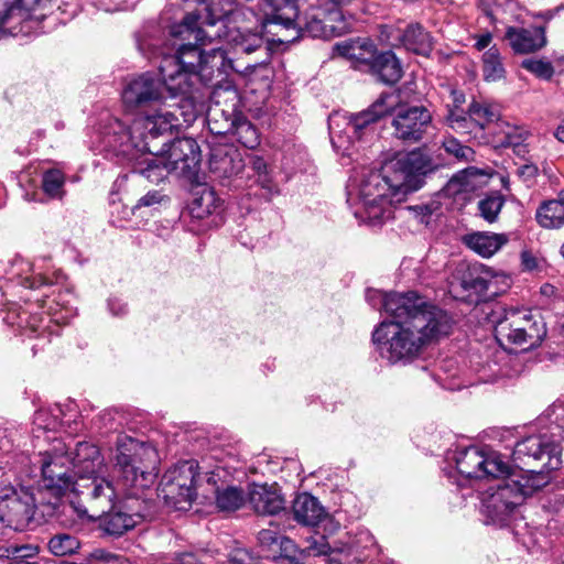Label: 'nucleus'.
Wrapping results in <instances>:
<instances>
[{
  "instance_id": "obj_1",
  "label": "nucleus",
  "mask_w": 564,
  "mask_h": 564,
  "mask_svg": "<svg viewBox=\"0 0 564 564\" xmlns=\"http://www.w3.org/2000/svg\"><path fill=\"white\" fill-rule=\"evenodd\" d=\"M378 295L391 319L375 329L372 340L381 357L391 364L413 360L452 328L451 317L415 292Z\"/></svg>"
},
{
  "instance_id": "obj_2",
  "label": "nucleus",
  "mask_w": 564,
  "mask_h": 564,
  "mask_svg": "<svg viewBox=\"0 0 564 564\" xmlns=\"http://www.w3.org/2000/svg\"><path fill=\"white\" fill-rule=\"evenodd\" d=\"M456 468L465 481L495 479L508 476L482 500L484 512L498 525H503L513 510L522 505L528 496L542 489L549 478L542 471L521 470L510 475L509 465L496 452H486L477 446L457 451Z\"/></svg>"
},
{
  "instance_id": "obj_3",
  "label": "nucleus",
  "mask_w": 564,
  "mask_h": 564,
  "mask_svg": "<svg viewBox=\"0 0 564 564\" xmlns=\"http://www.w3.org/2000/svg\"><path fill=\"white\" fill-rule=\"evenodd\" d=\"M124 132V126L119 119H112L102 132L104 150L132 162L133 172L145 177L151 183H160L171 172L181 175L193 172L199 161L200 152L192 138H180L173 142L155 144L148 132L131 141L119 142V133Z\"/></svg>"
},
{
  "instance_id": "obj_4",
  "label": "nucleus",
  "mask_w": 564,
  "mask_h": 564,
  "mask_svg": "<svg viewBox=\"0 0 564 564\" xmlns=\"http://www.w3.org/2000/svg\"><path fill=\"white\" fill-rule=\"evenodd\" d=\"M123 104L129 108L149 107L144 116L137 117L130 126H124V132L119 133V142L131 141L148 132L152 139L164 138L177 130L182 123L178 113L186 124L196 119V110L191 98L178 97L171 99L165 88L163 77L155 78L149 74L140 75L130 80L122 91Z\"/></svg>"
},
{
  "instance_id": "obj_5",
  "label": "nucleus",
  "mask_w": 564,
  "mask_h": 564,
  "mask_svg": "<svg viewBox=\"0 0 564 564\" xmlns=\"http://www.w3.org/2000/svg\"><path fill=\"white\" fill-rule=\"evenodd\" d=\"M181 23L172 25L170 33L175 40L187 42L180 44L175 42L173 45H177L176 53L164 56L160 64V75L165 82V88L169 90L171 99L188 98V94L198 82L206 85L213 84L215 72L223 75L228 69H236L223 47L204 52L199 46L212 42L202 43L196 41L193 35L188 37L187 33L175 35L173 29Z\"/></svg>"
},
{
  "instance_id": "obj_6",
  "label": "nucleus",
  "mask_w": 564,
  "mask_h": 564,
  "mask_svg": "<svg viewBox=\"0 0 564 564\" xmlns=\"http://www.w3.org/2000/svg\"><path fill=\"white\" fill-rule=\"evenodd\" d=\"M205 4L206 0L200 2L194 11L187 13L183 18L182 23L173 29V33L175 35L187 33L188 37L193 35L196 41H200L202 43H205L206 41L214 42L216 40H223L236 54H257L259 57L254 58V64L265 62L269 58L268 46L260 33L251 32L249 30L243 31L240 28L231 26V23L236 22L237 18L241 14L236 6H234L232 13L226 14L221 19V23L217 24L216 29L221 24H225L219 29V36L208 37L203 34H198L200 33V30H205L207 28V22L209 20V17L207 18V11L204 9ZM215 19L218 20L217 17H215Z\"/></svg>"
},
{
  "instance_id": "obj_7",
  "label": "nucleus",
  "mask_w": 564,
  "mask_h": 564,
  "mask_svg": "<svg viewBox=\"0 0 564 564\" xmlns=\"http://www.w3.org/2000/svg\"><path fill=\"white\" fill-rule=\"evenodd\" d=\"M390 178L383 164L379 171L364 169L358 176L350 180L347 200L357 199L361 205V209L355 213L357 217L371 224L381 221L391 216L393 204L405 199L394 195L397 187Z\"/></svg>"
},
{
  "instance_id": "obj_8",
  "label": "nucleus",
  "mask_w": 564,
  "mask_h": 564,
  "mask_svg": "<svg viewBox=\"0 0 564 564\" xmlns=\"http://www.w3.org/2000/svg\"><path fill=\"white\" fill-rule=\"evenodd\" d=\"M398 104V95L381 94L367 109L350 115L335 113L329 117L328 127L332 144L344 155H351L350 147L355 141L373 133V126L388 116Z\"/></svg>"
},
{
  "instance_id": "obj_9",
  "label": "nucleus",
  "mask_w": 564,
  "mask_h": 564,
  "mask_svg": "<svg viewBox=\"0 0 564 564\" xmlns=\"http://www.w3.org/2000/svg\"><path fill=\"white\" fill-rule=\"evenodd\" d=\"M115 460L123 486L132 490L131 496H138L139 490L148 488L153 482L159 457L151 445L126 435L119 436Z\"/></svg>"
},
{
  "instance_id": "obj_10",
  "label": "nucleus",
  "mask_w": 564,
  "mask_h": 564,
  "mask_svg": "<svg viewBox=\"0 0 564 564\" xmlns=\"http://www.w3.org/2000/svg\"><path fill=\"white\" fill-rule=\"evenodd\" d=\"M441 164L427 152L426 147L416 148L404 154H398L384 162V171L394 181V195L406 197L408 194L420 189L426 175L433 173Z\"/></svg>"
},
{
  "instance_id": "obj_11",
  "label": "nucleus",
  "mask_w": 564,
  "mask_h": 564,
  "mask_svg": "<svg viewBox=\"0 0 564 564\" xmlns=\"http://www.w3.org/2000/svg\"><path fill=\"white\" fill-rule=\"evenodd\" d=\"M495 336L501 345L529 350L541 345L546 336L545 324L524 308L505 310L495 325Z\"/></svg>"
},
{
  "instance_id": "obj_12",
  "label": "nucleus",
  "mask_w": 564,
  "mask_h": 564,
  "mask_svg": "<svg viewBox=\"0 0 564 564\" xmlns=\"http://www.w3.org/2000/svg\"><path fill=\"white\" fill-rule=\"evenodd\" d=\"M73 492L78 496V501H73L72 507L78 514L90 519L111 510L119 498V490L104 475L76 480Z\"/></svg>"
},
{
  "instance_id": "obj_13",
  "label": "nucleus",
  "mask_w": 564,
  "mask_h": 564,
  "mask_svg": "<svg viewBox=\"0 0 564 564\" xmlns=\"http://www.w3.org/2000/svg\"><path fill=\"white\" fill-rule=\"evenodd\" d=\"M197 464L194 460L182 462L163 475L159 496L166 505L176 510H187L196 498Z\"/></svg>"
},
{
  "instance_id": "obj_14",
  "label": "nucleus",
  "mask_w": 564,
  "mask_h": 564,
  "mask_svg": "<svg viewBox=\"0 0 564 564\" xmlns=\"http://www.w3.org/2000/svg\"><path fill=\"white\" fill-rule=\"evenodd\" d=\"M361 542L366 543L362 549L375 544L373 538L368 532L360 533L349 543L340 541L330 543L325 535L315 532L306 538L304 551L310 556L326 555L328 564H362L368 555L361 551Z\"/></svg>"
},
{
  "instance_id": "obj_15",
  "label": "nucleus",
  "mask_w": 564,
  "mask_h": 564,
  "mask_svg": "<svg viewBox=\"0 0 564 564\" xmlns=\"http://www.w3.org/2000/svg\"><path fill=\"white\" fill-rule=\"evenodd\" d=\"M389 115L392 116V137L406 144L422 141L433 124L432 112L426 107L401 105L399 97L395 108Z\"/></svg>"
},
{
  "instance_id": "obj_16",
  "label": "nucleus",
  "mask_w": 564,
  "mask_h": 564,
  "mask_svg": "<svg viewBox=\"0 0 564 564\" xmlns=\"http://www.w3.org/2000/svg\"><path fill=\"white\" fill-rule=\"evenodd\" d=\"M35 501L34 494L29 489H0V523L15 531H23L34 518Z\"/></svg>"
},
{
  "instance_id": "obj_17",
  "label": "nucleus",
  "mask_w": 564,
  "mask_h": 564,
  "mask_svg": "<svg viewBox=\"0 0 564 564\" xmlns=\"http://www.w3.org/2000/svg\"><path fill=\"white\" fill-rule=\"evenodd\" d=\"M41 471L43 486L54 496H61L66 490L73 491L76 477L73 474L68 449L63 443L58 442L51 452L42 455Z\"/></svg>"
},
{
  "instance_id": "obj_18",
  "label": "nucleus",
  "mask_w": 564,
  "mask_h": 564,
  "mask_svg": "<svg viewBox=\"0 0 564 564\" xmlns=\"http://www.w3.org/2000/svg\"><path fill=\"white\" fill-rule=\"evenodd\" d=\"M563 446L547 435H533L518 442L513 456L516 460L528 464L529 460L540 462L549 470L557 469L562 464Z\"/></svg>"
},
{
  "instance_id": "obj_19",
  "label": "nucleus",
  "mask_w": 564,
  "mask_h": 564,
  "mask_svg": "<svg viewBox=\"0 0 564 564\" xmlns=\"http://www.w3.org/2000/svg\"><path fill=\"white\" fill-rule=\"evenodd\" d=\"M235 104L230 109L223 108L219 102L213 104L207 111V124L208 129L213 134L227 135L236 134L242 138V131L251 134L245 141V147L253 149L259 144L258 134L256 128L239 112L236 111Z\"/></svg>"
},
{
  "instance_id": "obj_20",
  "label": "nucleus",
  "mask_w": 564,
  "mask_h": 564,
  "mask_svg": "<svg viewBox=\"0 0 564 564\" xmlns=\"http://www.w3.org/2000/svg\"><path fill=\"white\" fill-rule=\"evenodd\" d=\"M45 0H15L9 4L0 0V31L13 36L31 34L40 23L34 11Z\"/></svg>"
},
{
  "instance_id": "obj_21",
  "label": "nucleus",
  "mask_w": 564,
  "mask_h": 564,
  "mask_svg": "<svg viewBox=\"0 0 564 564\" xmlns=\"http://www.w3.org/2000/svg\"><path fill=\"white\" fill-rule=\"evenodd\" d=\"M274 12L267 17L264 30L272 35V41L288 44L301 36L302 23L297 21V7L288 0L272 7Z\"/></svg>"
},
{
  "instance_id": "obj_22",
  "label": "nucleus",
  "mask_w": 564,
  "mask_h": 564,
  "mask_svg": "<svg viewBox=\"0 0 564 564\" xmlns=\"http://www.w3.org/2000/svg\"><path fill=\"white\" fill-rule=\"evenodd\" d=\"M489 274L490 269L460 265L449 281V292L457 299H469L475 294L486 300V291L492 286L488 281Z\"/></svg>"
},
{
  "instance_id": "obj_23",
  "label": "nucleus",
  "mask_w": 564,
  "mask_h": 564,
  "mask_svg": "<svg viewBox=\"0 0 564 564\" xmlns=\"http://www.w3.org/2000/svg\"><path fill=\"white\" fill-rule=\"evenodd\" d=\"M70 465L76 480L104 475L106 464L99 448L88 442H79L70 453Z\"/></svg>"
},
{
  "instance_id": "obj_24",
  "label": "nucleus",
  "mask_w": 564,
  "mask_h": 564,
  "mask_svg": "<svg viewBox=\"0 0 564 564\" xmlns=\"http://www.w3.org/2000/svg\"><path fill=\"white\" fill-rule=\"evenodd\" d=\"M248 501L258 514L274 516L285 509V500L276 485L253 484Z\"/></svg>"
},
{
  "instance_id": "obj_25",
  "label": "nucleus",
  "mask_w": 564,
  "mask_h": 564,
  "mask_svg": "<svg viewBox=\"0 0 564 564\" xmlns=\"http://www.w3.org/2000/svg\"><path fill=\"white\" fill-rule=\"evenodd\" d=\"M245 167L243 160L232 147H216L209 156V171L219 180L238 175Z\"/></svg>"
},
{
  "instance_id": "obj_26",
  "label": "nucleus",
  "mask_w": 564,
  "mask_h": 564,
  "mask_svg": "<svg viewBox=\"0 0 564 564\" xmlns=\"http://www.w3.org/2000/svg\"><path fill=\"white\" fill-rule=\"evenodd\" d=\"M505 37L516 53H534L546 45L545 30L541 26H509Z\"/></svg>"
},
{
  "instance_id": "obj_27",
  "label": "nucleus",
  "mask_w": 564,
  "mask_h": 564,
  "mask_svg": "<svg viewBox=\"0 0 564 564\" xmlns=\"http://www.w3.org/2000/svg\"><path fill=\"white\" fill-rule=\"evenodd\" d=\"M145 514L140 510L134 512L123 511L122 508L116 506L102 513L100 517H95L94 520H99V528L108 535L121 536L129 530L133 529Z\"/></svg>"
},
{
  "instance_id": "obj_28",
  "label": "nucleus",
  "mask_w": 564,
  "mask_h": 564,
  "mask_svg": "<svg viewBox=\"0 0 564 564\" xmlns=\"http://www.w3.org/2000/svg\"><path fill=\"white\" fill-rule=\"evenodd\" d=\"M338 55L355 62L356 64L370 67L377 53L376 45L367 37L346 40L335 45Z\"/></svg>"
},
{
  "instance_id": "obj_29",
  "label": "nucleus",
  "mask_w": 564,
  "mask_h": 564,
  "mask_svg": "<svg viewBox=\"0 0 564 564\" xmlns=\"http://www.w3.org/2000/svg\"><path fill=\"white\" fill-rule=\"evenodd\" d=\"M292 512L294 519L304 525H317L326 516L319 501L310 494H300L293 501Z\"/></svg>"
},
{
  "instance_id": "obj_30",
  "label": "nucleus",
  "mask_w": 564,
  "mask_h": 564,
  "mask_svg": "<svg viewBox=\"0 0 564 564\" xmlns=\"http://www.w3.org/2000/svg\"><path fill=\"white\" fill-rule=\"evenodd\" d=\"M509 241L505 234L479 231L466 237L467 246L484 258H490Z\"/></svg>"
},
{
  "instance_id": "obj_31",
  "label": "nucleus",
  "mask_w": 564,
  "mask_h": 564,
  "mask_svg": "<svg viewBox=\"0 0 564 564\" xmlns=\"http://www.w3.org/2000/svg\"><path fill=\"white\" fill-rule=\"evenodd\" d=\"M370 69L384 84H394L402 76V66L395 54L391 51L375 55Z\"/></svg>"
},
{
  "instance_id": "obj_32",
  "label": "nucleus",
  "mask_w": 564,
  "mask_h": 564,
  "mask_svg": "<svg viewBox=\"0 0 564 564\" xmlns=\"http://www.w3.org/2000/svg\"><path fill=\"white\" fill-rule=\"evenodd\" d=\"M402 45L415 54L429 55L433 47L432 37L420 24H410L400 37Z\"/></svg>"
},
{
  "instance_id": "obj_33",
  "label": "nucleus",
  "mask_w": 564,
  "mask_h": 564,
  "mask_svg": "<svg viewBox=\"0 0 564 564\" xmlns=\"http://www.w3.org/2000/svg\"><path fill=\"white\" fill-rule=\"evenodd\" d=\"M535 220L544 229H561L564 227V206L555 198L543 200L536 208Z\"/></svg>"
},
{
  "instance_id": "obj_34",
  "label": "nucleus",
  "mask_w": 564,
  "mask_h": 564,
  "mask_svg": "<svg viewBox=\"0 0 564 564\" xmlns=\"http://www.w3.org/2000/svg\"><path fill=\"white\" fill-rule=\"evenodd\" d=\"M481 72L486 82H499L506 77V68L500 51L492 46L481 57Z\"/></svg>"
},
{
  "instance_id": "obj_35",
  "label": "nucleus",
  "mask_w": 564,
  "mask_h": 564,
  "mask_svg": "<svg viewBox=\"0 0 564 564\" xmlns=\"http://www.w3.org/2000/svg\"><path fill=\"white\" fill-rule=\"evenodd\" d=\"M215 494L216 506L220 511H236L240 509L247 500L245 491L237 486H217Z\"/></svg>"
},
{
  "instance_id": "obj_36",
  "label": "nucleus",
  "mask_w": 564,
  "mask_h": 564,
  "mask_svg": "<svg viewBox=\"0 0 564 564\" xmlns=\"http://www.w3.org/2000/svg\"><path fill=\"white\" fill-rule=\"evenodd\" d=\"M296 19L302 23L301 36L304 34H308L312 37H325L328 35V29L324 21V10L312 8L303 17L297 13Z\"/></svg>"
},
{
  "instance_id": "obj_37",
  "label": "nucleus",
  "mask_w": 564,
  "mask_h": 564,
  "mask_svg": "<svg viewBox=\"0 0 564 564\" xmlns=\"http://www.w3.org/2000/svg\"><path fill=\"white\" fill-rule=\"evenodd\" d=\"M469 117L474 121L475 127L482 130L490 123L499 120L500 110L495 105L473 101L469 105Z\"/></svg>"
},
{
  "instance_id": "obj_38",
  "label": "nucleus",
  "mask_w": 564,
  "mask_h": 564,
  "mask_svg": "<svg viewBox=\"0 0 564 564\" xmlns=\"http://www.w3.org/2000/svg\"><path fill=\"white\" fill-rule=\"evenodd\" d=\"M221 209V200L213 189H204L192 203V214L197 218H204Z\"/></svg>"
},
{
  "instance_id": "obj_39",
  "label": "nucleus",
  "mask_w": 564,
  "mask_h": 564,
  "mask_svg": "<svg viewBox=\"0 0 564 564\" xmlns=\"http://www.w3.org/2000/svg\"><path fill=\"white\" fill-rule=\"evenodd\" d=\"M48 549L56 556H66L79 549V541L70 534L61 533L51 538Z\"/></svg>"
},
{
  "instance_id": "obj_40",
  "label": "nucleus",
  "mask_w": 564,
  "mask_h": 564,
  "mask_svg": "<svg viewBox=\"0 0 564 564\" xmlns=\"http://www.w3.org/2000/svg\"><path fill=\"white\" fill-rule=\"evenodd\" d=\"M64 174L58 170H50L43 174L42 188L52 198H62L64 195Z\"/></svg>"
},
{
  "instance_id": "obj_41",
  "label": "nucleus",
  "mask_w": 564,
  "mask_h": 564,
  "mask_svg": "<svg viewBox=\"0 0 564 564\" xmlns=\"http://www.w3.org/2000/svg\"><path fill=\"white\" fill-rule=\"evenodd\" d=\"M444 151L460 162H471L475 160V151L463 143H460L454 137H445L442 142Z\"/></svg>"
},
{
  "instance_id": "obj_42",
  "label": "nucleus",
  "mask_w": 564,
  "mask_h": 564,
  "mask_svg": "<svg viewBox=\"0 0 564 564\" xmlns=\"http://www.w3.org/2000/svg\"><path fill=\"white\" fill-rule=\"evenodd\" d=\"M505 204V199L501 195L495 194L489 195L486 198L479 200L478 210L480 216L488 223H494L498 218L499 213Z\"/></svg>"
},
{
  "instance_id": "obj_43",
  "label": "nucleus",
  "mask_w": 564,
  "mask_h": 564,
  "mask_svg": "<svg viewBox=\"0 0 564 564\" xmlns=\"http://www.w3.org/2000/svg\"><path fill=\"white\" fill-rule=\"evenodd\" d=\"M258 540L261 545L267 547H272L273 545H279L282 550L288 552L291 547H293L292 540L282 536L276 528L263 529L258 533Z\"/></svg>"
},
{
  "instance_id": "obj_44",
  "label": "nucleus",
  "mask_w": 564,
  "mask_h": 564,
  "mask_svg": "<svg viewBox=\"0 0 564 564\" xmlns=\"http://www.w3.org/2000/svg\"><path fill=\"white\" fill-rule=\"evenodd\" d=\"M528 130L518 127H508L501 144L505 147H511L517 151L518 154H521L525 152L524 141L528 139Z\"/></svg>"
},
{
  "instance_id": "obj_45",
  "label": "nucleus",
  "mask_w": 564,
  "mask_h": 564,
  "mask_svg": "<svg viewBox=\"0 0 564 564\" xmlns=\"http://www.w3.org/2000/svg\"><path fill=\"white\" fill-rule=\"evenodd\" d=\"M521 66L542 79H551L554 74L552 63L544 59L527 58L522 61Z\"/></svg>"
},
{
  "instance_id": "obj_46",
  "label": "nucleus",
  "mask_w": 564,
  "mask_h": 564,
  "mask_svg": "<svg viewBox=\"0 0 564 564\" xmlns=\"http://www.w3.org/2000/svg\"><path fill=\"white\" fill-rule=\"evenodd\" d=\"M470 176H473V174L469 171H464L454 175L447 184V192L456 195L471 191L474 185L470 182Z\"/></svg>"
},
{
  "instance_id": "obj_47",
  "label": "nucleus",
  "mask_w": 564,
  "mask_h": 564,
  "mask_svg": "<svg viewBox=\"0 0 564 564\" xmlns=\"http://www.w3.org/2000/svg\"><path fill=\"white\" fill-rule=\"evenodd\" d=\"M546 415L554 425L553 431L557 430L558 435L564 440V402H556L546 410ZM552 432V437L556 436Z\"/></svg>"
},
{
  "instance_id": "obj_48",
  "label": "nucleus",
  "mask_w": 564,
  "mask_h": 564,
  "mask_svg": "<svg viewBox=\"0 0 564 564\" xmlns=\"http://www.w3.org/2000/svg\"><path fill=\"white\" fill-rule=\"evenodd\" d=\"M488 281L491 282L492 286H488L486 300L503 293L510 286V278L508 275L494 273L491 270Z\"/></svg>"
},
{
  "instance_id": "obj_49",
  "label": "nucleus",
  "mask_w": 564,
  "mask_h": 564,
  "mask_svg": "<svg viewBox=\"0 0 564 564\" xmlns=\"http://www.w3.org/2000/svg\"><path fill=\"white\" fill-rule=\"evenodd\" d=\"M229 564H256L257 558L245 547H236L228 558Z\"/></svg>"
},
{
  "instance_id": "obj_50",
  "label": "nucleus",
  "mask_w": 564,
  "mask_h": 564,
  "mask_svg": "<svg viewBox=\"0 0 564 564\" xmlns=\"http://www.w3.org/2000/svg\"><path fill=\"white\" fill-rule=\"evenodd\" d=\"M13 563L19 564L23 560L32 558L37 554V547L31 544L13 543Z\"/></svg>"
},
{
  "instance_id": "obj_51",
  "label": "nucleus",
  "mask_w": 564,
  "mask_h": 564,
  "mask_svg": "<svg viewBox=\"0 0 564 564\" xmlns=\"http://www.w3.org/2000/svg\"><path fill=\"white\" fill-rule=\"evenodd\" d=\"M162 199L163 195H161L159 191H150L138 200V203L133 207V210L139 209L141 207H151L158 205L162 202Z\"/></svg>"
},
{
  "instance_id": "obj_52",
  "label": "nucleus",
  "mask_w": 564,
  "mask_h": 564,
  "mask_svg": "<svg viewBox=\"0 0 564 564\" xmlns=\"http://www.w3.org/2000/svg\"><path fill=\"white\" fill-rule=\"evenodd\" d=\"M475 127L474 121L470 120L469 111L465 117H462L459 120H452V129L458 133H471L473 128Z\"/></svg>"
},
{
  "instance_id": "obj_53",
  "label": "nucleus",
  "mask_w": 564,
  "mask_h": 564,
  "mask_svg": "<svg viewBox=\"0 0 564 564\" xmlns=\"http://www.w3.org/2000/svg\"><path fill=\"white\" fill-rule=\"evenodd\" d=\"M252 169L259 175V182L263 187L270 188L269 178L267 176V163L261 158L252 160Z\"/></svg>"
},
{
  "instance_id": "obj_54",
  "label": "nucleus",
  "mask_w": 564,
  "mask_h": 564,
  "mask_svg": "<svg viewBox=\"0 0 564 564\" xmlns=\"http://www.w3.org/2000/svg\"><path fill=\"white\" fill-rule=\"evenodd\" d=\"M225 475H226V470L223 467L217 466L213 470L206 473L207 482L213 486H216V487L219 486L218 481H220L223 485L224 484L223 477Z\"/></svg>"
},
{
  "instance_id": "obj_55",
  "label": "nucleus",
  "mask_w": 564,
  "mask_h": 564,
  "mask_svg": "<svg viewBox=\"0 0 564 564\" xmlns=\"http://www.w3.org/2000/svg\"><path fill=\"white\" fill-rule=\"evenodd\" d=\"M521 263L522 267L529 271L538 268V259L530 251L521 252Z\"/></svg>"
},
{
  "instance_id": "obj_56",
  "label": "nucleus",
  "mask_w": 564,
  "mask_h": 564,
  "mask_svg": "<svg viewBox=\"0 0 564 564\" xmlns=\"http://www.w3.org/2000/svg\"><path fill=\"white\" fill-rule=\"evenodd\" d=\"M518 174L525 180H532L538 174V167L533 164H523L518 169Z\"/></svg>"
},
{
  "instance_id": "obj_57",
  "label": "nucleus",
  "mask_w": 564,
  "mask_h": 564,
  "mask_svg": "<svg viewBox=\"0 0 564 564\" xmlns=\"http://www.w3.org/2000/svg\"><path fill=\"white\" fill-rule=\"evenodd\" d=\"M108 306H109L110 312L115 316L122 315L127 311V305L118 299H110L108 302Z\"/></svg>"
},
{
  "instance_id": "obj_58",
  "label": "nucleus",
  "mask_w": 564,
  "mask_h": 564,
  "mask_svg": "<svg viewBox=\"0 0 564 564\" xmlns=\"http://www.w3.org/2000/svg\"><path fill=\"white\" fill-rule=\"evenodd\" d=\"M174 564H202V562L195 553L185 552L177 556Z\"/></svg>"
},
{
  "instance_id": "obj_59",
  "label": "nucleus",
  "mask_w": 564,
  "mask_h": 564,
  "mask_svg": "<svg viewBox=\"0 0 564 564\" xmlns=\"http://www.w3.org/2000/svg\"><path fill=\"white\" fill-rule=\"evenodd\" d=\"M13 543L0 544V560H9L13 564Z\"/></svg>"
},
{
  "instance_id": "obj_60",
  "label": "nucleus",
  "mask_w": 564,
  "mask_h": 564,
  "mask_svg": "<svg viewBox=\"0 0 564 564\" xmlns=\"http://www.w3.org/2000/svg\"><path fill=\"white\" fill-rule=\"evenodd\" d=\"M48 280L42 275H39V276H34L32 279H25L24 281V285L30 288V289H35V288H40L42 285H46L48 284Z\"/></svg>"
},
{
  "instance_id": "obj_61",
  "label": "nucleus",
  "mask_w": 564,
  "mask_h": 564,
  "mask_svg": "<svg viewBox=\"0 0 564 564\" xmlns=\"http://www.w3.org/2000/svg\"><path fill=\"white\" fill-rule=\"evenodd\" d=\"M491 40H492V36L490 33H485V34H481L476 43H475V47L478 50V51H482L485 50L486 47L489 46V44L491 43Z\"/></svg>"
},
{
  "instance_id": "obj_62",
  "label": "nucleus",
  "mask_w": 564,
  "mask_h": 564,
  "mask_svg": "<svg viewBox=\"0 0 564 564\" xmlns=\"http://www.w3.org/2000/svg\"><path fill=\"white\" fill-rule=\"evenodd\" d=\"M465 116H466V113H464L463 111L449 109L448 113L445 118V121L448 127H452V120H454V119L459 120V119H462V117H465Z\"/></svg>"
},
{
  "instance_id": "obj_63",
  "label": "nucleus",
  "mask_w": 564,
  "mask_h": 564,
  "mask_svg": "<svg viewBox=\"0 0 564 564\" xmlns=\"http://www.w3.org/2000/svg\"><path fill=\"white\" fill-rule=\"evenodd\" d=\"M554 137L562 143H564V122H562L555 130Z\"/></svg>"
},
{
  "instance_id": "obj_64",
  "label": "nucleus",
  "mask_w": 564,
  "mask_h": 564,
  "mask_svg": "<svg viewBox=\"0 0 564 564\" xmlns=\"http://www.w3.org/2000/svg\"><path fill=\"white\" fill-rule=\"evenodd\" d=\"M333 4L337 6V7H341V6H347L349 4L352 0H329Z\"/></svg>"
}]
</instances>
